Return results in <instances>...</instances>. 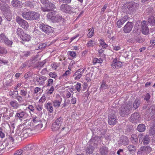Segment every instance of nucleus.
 <instances>
[{"instance_id": "338daca9", "label": "nucleus", "mask_w": 155, "mask_h": 155, "mask_svg": "<svg viewBox=\"0 0 155 155\" xmlns=\"http://www.w3.org/2000/svg\"><path fill=\"white\" fill-rule=\"evenodd\" d=\"M16 99L19 102H21L24 101L23 97L20 95H18L16 97Z\"/></svg>"}, {"instance_id": "69168bd1", "label": "nucleus", "mask_w": 155, "mask_h": 155, "mask_svg": "<svg viewBox=\"0 0 155 155\" xmlns=\"http://www.w3.org/2000/svg\"><path fill=\"white\" fill-rule=\"evenodd\" d=\"M150 43L151 44V45L149 47V48H150V49H151L153 48L155 45V40L153 39L151 40ZM149 49H150V48H149Z\"/></svg>"}, {"instance_id": "6e6552de", "label": "nucleus", "mask_w": 155, "mask_h": 155, "mask_svg": "<svg viewBox=\"0 0 155 155\" xmlns=\"http://www.w3.org/2000/svg\"><path fill=\"white\" fill-rule=\"evenodd\" d=\"M40 28L43 31L47 34L52 33L54 31L53 28L47 25L40 24Z\"/></svg>"}, {"instance_id": "774afa93", "label": "nucleus", "mask_w": 155, "mask_h": 155, "mask_svg": "<svg viewBox=\"0 0 155 155\" xmlns=\"http://www.w3.org/2000/svg\"><path fill=\"white\" fill-rule=\"evenodd\" d=\"M129 17L128 16V15H126L122 18H121V19L122 20V21H123L124 23L125 22H126L127 20L129 19Z\"/></svg>"}, {"instance_id": "7ed1b4c3", "label": "nucleus", "mask_w": 155, "mask_h": 155, "mask_svg": "<svg viewBox=\"0 0 155 155\" xmlns=\"http://www.w3.org/2000/svg\"><path fill=\"white\" fill-rule=\"evenodd\" d=\"M33 134V130L31 128L25 127L21 131L19 136L21 138H26Z\"/></svg>"}, {"instance_id": "5701e85b", "label": "nucleus", "mask_w": 155, "mask_h": 155, "mask_svg": "<svg viewBox=\"0 0 155 155\" xmlns=\"http://www.w3.org/2000/svg\"><path fill=\"white\" fill-rule=\"evenodd\" d=\"M31 11H29L27 12H22V16L25 19L28 20H30L31 19Z\"/></svg>"}, {"instance_id": "4d7b16f0", "label": "nucleus", "mask_w": 155, "mask_h": 155, "mask_svg": "<svg viewBox=\"0 0 155 155\" xmlns=\"http://www.w3.org/2000/svg\"><path fill=\"white\" fill-rule=\"evenodd\" d=\"M76 98L72 96L70 100L71 104H76Z\"/></svg>"}, {"instance_id": "412c9836", "label": "nucleus", "mask_w": 155, "mask_h": 155, "mask_svg": "<svg viewBox=\"0 0 155 155\" xmlns=\"http://www.w3.org/2000/svg\"><path fill=\"white\" fill-rule=\"evenodd\" d=\"M23 36L22 38H21L20 39L21 40V42L23 44H24L25 42L28 41L31 39V36L25 33Z\"/></svg>"}, {"instance_id": "4468645a", "label": "nucleus", "mask_w": 155, "mask_h": 155, "mask_svg": "<svg viewBox=\"0 0 155 155\" xmlns=\"http://www.w3.org/2000/svg\"><path fill=\"white\" fill-rule=\"evenodd\" d=\"M117 117L114 114H110L108 116V123L110 125H114L117 124Z\"/></svg>"}, {"instance_id": "39448f33", "label": "nucleus", "mask_w": 155, "mask_h": 155, "mask_svg": "<svg viewBox=\"0 0 155 155\" xmlns=\"http://www.w3.org/2000/svg\"><path fill=\"white\" fill-rule=\"evenodd\" d=\"M15 20L19 25L23 29L27 30L28 28L29 25L28 22L18 16L16 17Z\"/></svg>"}, {"instance_id": "79ce46f5", "label": "nucleus", "mask_w": 155, "mask_h": 155, "mask_svg": "<svg viewBox=\"0 0 155 155\" xmlns=\"http://www.w3.org/2000/svg\"><path fill=\"white\" fill-rule=\"evenodd\" d=\"M93 75V73L87 74L85 76V79L87 82H89L91 81V79Z\"/></svg>"}, {"instance_id": "f3484780", "label": "nucleus", "mask_w": 155, "mask_h": 155, "mask_svg": "<svg viewBox=\"0 0 155 155\" xmlns=\"http://www.w3.org/2000/svg\"><path fill=\"white\" fill-rule=\"evenodd\" d=\"M84 71V69L83 68L78 69L74 75V76L75 77L74 79L75 80L80 79L82 77Z\"/></svg>"}, {"instance_id": "8fccbe9b", "label": "nucleus", "mask_w": 155, "mask_h": 155, "mask_svg": "<svg viewBox=\"0 0 155 155\" xmlns=\"http://www.w3.org/2000/svg\"><path fill=\"white\" fill-rule=\"evenodd\" d=\"M7 38L4 33L0 34V38L2 41L4 42L5 40H7Z\"/></svg>"}, {"instance_id": "0eeeda50", "label": "nucleus", "mask_w": 155, "mask_h": 155, "mask_svg": "<svg viewBox=\"0 0 155 155\" xmlns=\"http://www.w3.org/2000/svg\"><path fill=\"white\" fill-rule=\"evenodd\" d=\"M60 10L66 13H71L74 10L72 7L66 4H63L60 7Z\"/></svg>"}, {"instance_id": "4be33fe9", "label": "nucleus", "mask_w": 155, "mask_h": 155, "mask_svg": "<svg viewBox=\"0 0 155 155\" xmlns=\"http://www.w3.org/2000/svg\"><path fill=\"white\" fill-rule=\"evenodd\" d=\"M57 16V14L54 12L48 13L47 15L48 19L52 21L53 22H55V17Z\"/></svg>"}, {"instance_id": "20e7f679", "label": "nucleus", "mask_w": 155, "mask_h": 155, "mask_svg": "<svg viewBox=\"0 0 155 155\" xmlns=\"http://www.w3.org/2000/svg\"><path fill=\"white\" fill-rule=\"evenodd\" d=\"M63 118L60 117L55 120L52 124L51 127L52 131H56L59 130L63 123Z\"/></svg>"}, {"instance_id": "6ab92c4d", "label": "nucleus", "mask_w": 155, "mask_h": 155, "mask_svg": "<svg viewBox=\"0 0 155 155\" xmlns=\"http://www.w3.org/2000/svg\"><path fill=\"white\" fill-rule=\"evenodd\" d=\"M109 151L108 148L105 146L101 147L99 150V152L101 155H107Z\"/></svg>"}, {"instance_id": "c9c22d12", "label": "nucleus", "mask_w": 155, "mask_h": 155, "mask_svg": "<svg viewBox=\"0 0 155 155\" xmlns=\"http://www.w3.org/2000/svg\"><path fill=\"white\" fill-rule=\"evenodd\" d=\"M94 150V148L92 146L90 145L86 150V152L88 154H91L93 153Z\"/></svg>"}, {"instance_id": "58836bf2", "label": "nucleus", "mask_w": 155, "mask_h": 155, "mask_svg": "<svg viewBox=\"0 0 155 155\" xmlns=\"http://www.w3.org/2000/svg\"><path fill=\"white\" fill-rule=\"evenodd\" d=\"M25 5L26 6H29L30 8H33L35 5V3L33 1H27L25 2Z\"/></svg>"}, {"instance_id": "9b49d317", "label": "nucleus", "mask_w": 155, "mask_h": 155, "mask_svg": "<svg viewBox=\"0 0 155 155\" xmlns=\"http://www.w3.org/2000/svg\"><path fill=\"white\" fill-rule=\"evenodd\" d=\"M112 64L111 66L113 69H118L122 66V63L121 62L119 61L117 57L113 59Z\"/></svg>"}, {"instance_id": "a18cd8bd", "label": "nucleus", "mask_w": 155, "mask_h": 155, "mask_svg": "<svg viewBox=\"0 0 155 155\" xmlns=\"http://www.w3.org/2000/svg\"><path fill=\"white\" fill-rule=\"evenodd\" d=\"M150 141L149 135H146L144 137L143 143L144 145L148 144Z\"/></svg>"}, {"instance_id": "49530a36", "label": "nucleus", "mask_w": 155, "mask_h": 155, "mask_svg": "<svg viewBox=\"0 0 155 155\" xmlns=\"http://www.w3.org/2000/svg\"><path fill=\"white\" fill-rule=\"evenodd\" d=\"M124 23L123 21L120 18L117 21V25L118 28H120L122 26Z\"/></svg>"}, {"instance_id": "dca6fc26", "label": "nucleus", "mask_w": 155, "mask_h": 155, "mask_svg": "<svg viewBox=\"0 0 155 155\" xmlns=\"http://www.w3.org/2000/svg\"><path fill=\"white\" fill-rule=\"evenodd\" d=\"M142 32L145 35H147L149 33V29L147 27L146 22L145 21H143L142 23Z\"/></svg>"}, {"instance_id": "c85d7f7f", "label": "nucleus", "mask_w": 155, "mask_h": 155, "mask_svg": "<svg viewBox=\"0 0 155 155\" xmlns=\"http://www.w3.org/2000/svg\"><path fill=\"white\" fill-rule=\"evenodd\" d=\"M148 21L150 24L151 26L155 25V18L153 16H150L148 19Z\"/></svg>"}, {"instance_id": "2eb2a0df", "label": "nucleus", "mask_w": 155, "mask_h": 155, "mask_svg": "<svg viewBox=\"0 0 155 155\" xmlns=\"http://www.w3.org/2000/svg\"><path fill=\"white\" fill-rule=\"evenodd\" d=\"M20 94L25 98L26 100H30L31 98L30 94L28 93L26 90L24 89L20 90Z\"/></svg>"}, {"instance_id": "bf43d9fd", "label": "nucleus", "mask_w": 155, "mask_h": 155, "mask_svg": "<svg viewBox=\"0 0 155 155\" xmlns=\"http://www.w3.org/2000/svg\"><path fill=\"white\" fill-rule=\"evenodd\" d=\"M46 99V98L45 96L43 95L39 99V102L40 103H43L45 101Z\"/></svg>"}, {"instance_id": "9d476101", "label": "nucleus", "mask_w": 155, "mask_h": 155, "mask_svg": "<svg viewBox=\"0 0 155 155\" xmlns=\"http://www.w3.org/2000/svg\"><path fill=\"white\" fill-rule=\"evenodd\" d=\"M140 115L139 113L135 112L131 114L130 121L132 123H137L140 120Z\"/></svg>"}, {"instance_id": "cd10ccee", "label": "nucleus", "mask_w": 155, "mask_h": 155, "mask_svg": "<svg viewBox=\"0 0 155 155\" xmlns=\"http://www.w3.org/2000/svg\"><path fill=\"white\" fill-rule=\"evenodd\" d=\"M16 33L18 36L21 39V38H22L23 35L25 33L22 28H18L17 30Z\"/></svg>"}, {"instance_id": "f03ea898", "label": "nucleus", "mask_w": 155, "mask_h": 155, "mask_svg": "<svg viewBox=\"0 0 155 155\" xmlns=\"http://www.w3.org/2000/svg\"><path fill=\"white\" fill-rule=\"evenodd\" d=\"M31 77L34 81H36L38 85H43L47 80V78L43 76H39L38 75L33 74Z\"/></svg>"}, {"instance_id": "a211bd4d", "label": "nucleus", "mask_w": 155, "mask_h": 155, "mask_svg": "<svg viewBox=\"0 0 155 155\" xmlns=\"http://www.w3.org/2000/svg\"><path fill=\"white\" fill-rule=\"evenodd\" d=\"M11 4L15 8H21L23 5L21 2L18 0H13L11 2Z\"/></svg>"}, {"instance_id": "aec40b11", "label": "nucleus", "mask_w": 155, "mask_h": 155, "mask_svg": "<svg viewBox=\"0 0 155 155\" xmlns=\"http://www.w3.org/2000/svg\"><path fill=\"white\" fill-rule=\"evenodd\" d=\"M26 116V113L23 111L21 112H18L15 114V117L16 118L19 119L21 120L24 119Z\"/></svg>"}, {"instance_id": "09e8293b", "label": "nucleus", "mask_w": 155, "mask_h": 155, "mask_svg": "<svg viewBox=\"0 0 155 155\" xmlns=\"http://www.w3.org/2000/svg\"><path fill=\"white\" fill-rule=\"evenodd\" d=\"M68 69L69 70L66 71L63 74L62 77L64 78H66L68 76L70 75L71 74L70 71L71 70V69L68 68Z\"/></svg>"}, {"instance_id": "7c9ffc66", "label": "nucleus", "mask_w": 155, "mask_h": 155, "mask_svg": "<svg viewBox=\"0 0 155 155\" xmlns=\"http://www.w3.org/2000/svg\"><path fill=\"white\" fill-rule=\"evenodd\" d=\"M120 141L122 144L123 145H127L128 144L129 139L126 137H123V139Z\"/></svg>"}, {"instance_id": "f257e3e1", "label": "nucleus", "mask_w": 155, "mask_h": 155, "mask_svg": "<svg viewBox=\"0 0 155 155\" xmlns=\"http://www.w3.org/2000/svg\"><path fill=\"white\" fill-rule=\"evenodd\" d=\"M132 105L130 104H123L122 105L120 109V114L122 117H124L130 114L132 110Z\"/></svg>"}, {"instance_id": "f8f14e48", "label": "nucleus", "mask_w": 155, "mask_h": 155, "mask_svg": "<svg viewBox=\"0 0 155 155\" xmlns=\"http://www.w3.org/2000/svg\"><path fill=\"white\" fill-rule=\"evenodd\" d=\"M62 101V98L61 96L58 94H56L55 99L53 101V106L54 107L58 108L60 106Z\"/></svg>"}, {"instance_id": "37998d69", "label": "nucleus", "mask_w": 155, "mask_h": 155, "mask_svg": "<svg viewBox=\"0 0 155 155\" xmlns=\"http://www.w3.org/2000/svg\"><path fill=\"white\" fill-rule=\"evenodd\" d=\"M131 140L133 143L134 142H137L138 141L137 136L135 134H134L131 135Z\"/></svg>"}, {"instance_id": "864d4df0", "label": "nucleus", "mask_w": 155, "mask_h": 155, "mask_svg": "<svg viewBox=\"0 0 155 155\" xmlns=\"http://www.w3.org/2000/svg\"><path fill=\"white\" fill-rule=\"evenodd\" d=\"M4 42L6 45L8 46H11L13 43L12 41H11L8 39V38H7V40H5Z\"/></svg>"}, {"instance_id": "f704fd0d", "label": "nucleus", "mask_w": 155, "mask_h": 155, "mask_svg": "<svg viewBox=\"0 0 155 155\" xmlns=\"http://www.w3.org/2000/svg\"><path fill=\"white\" fill-rule=\"evenodd\" d=\"M34 147L33 144H30L25 146L24 149L25 150L28 151L33 149Z\"/></svg>"}, {"instance_id": "052dcab7", "label": "nucleus", "mask_w": 155, "mask_h": 155, "mask_svg": "<svg viewBox=\"0 0 155 155\" xmlns=\"http://www.w3.org/2000/svg\"><path fill=\"white\" fill-rule=\"evenodd\" d=\"M54 87L53 86H51V87L50 88V89L48 90L47 93L48 94H52L54 91Z\"/></svg>"}, {"instance_id": "0e129e2a", "label": "nucleus", "mask_w": 155, "mask_h": 155, "mask_svg": "<svg viewBox=\"0 0 155 155\" xmlns=\"http://www.w3.org/2000/svg\"><path fill=\"white\" fill-rule=\"evenodd\" d=\"M49 75L51 77L54 78H56L57 76V74L55 72H50L49 74Z\"/></svg>"}, {"instance_id": "c03bdc74", "label": "nucleus", "mask_w": 155, "mask_h": 155, "mask_svg": "<svg viewBox=\"0 0 155 155\" xmlns=\"http://www.w3.org/2000/svg\"><path fill=\"white\" fill-rule=\"evenodd\" d=\"M140 104V101L139 100H136L134 101L133 105L135 109H137L139 107Z\"/></svg>"}, {"instance_id": "b1692460", "label": "nucleus", "mask_w": 155, "mask_h": 155, "mask_svg": "<svg viewBox=\"0 0 155 155\" xmlns=\"http://www.w3.org/2000/svg\"><path fill=\"white\" fill-rule=\"evenodd\" d=\"M40 16V14L38 13L31 11V20L38 19Z\"/></svg>"}, {"instance_id": "e2e57ef3", "label": "nucleus", "mask_w": 155, "mask_h": 155, "mask_svg": "<svg viewBox=\"0 0 155 155\" xmlns=\"http://www.w3.org/2000/svg\"><path fill=\"white\" fill-rule=\"evenodd\" d=\"M133 3L132 2L127 3L125 4V6L126 7L128 8H130L132 7Z\"/></svg>"}, {"instance_id": "2f4dec72", "label": "nucleus", "mask_w": 155, "mask_h": 155, "mask_svg": "<svg viewBox=\"0 0 155 155\" xmlns=\"http://www.w3.org/2000/svg\"><path fill=\"white\" fill-rule=\"evenodd\" d=\"M95 45V42L92 40H90L87 42L86 46L88 48H91L93 47Z\"/></svg>"}, {"instance_id": "603ef678", "label": "nucleus", "mask_w": 155, "mask_h": 155, "mask_svg": "<svg viewBox=\"0 0 155 155\" xmlns=\"http://www.w3.org/2000/svg\"><path fill=\"white\" fill-rule=\"evenodd\" d=\"M7 51L3 47H0V54H6L7 53Z\"/></svg>"}, {"instance_id": "393cba45", "label": "nucleus", "mask_w": 155, "mask_h": 155, "mask_svg": "<svg viewBox=\"0 0 155 155\" xmlns=\"http://www.w3.org/2000/svg\"><path fill=\"white\" fill-rule=\"evenodd\" d=\"M9 104L13 109H17L19 107V104L15 100L11 101L10 102Z\"/></svg>"}, {"instance_id": "473e14b6", "label": "nucleus", "mask_w": 155, "mask_h": 155, "mask_svg": "<svg viewBox=\"0 0 155 155\" xmlns=\"http://www.w3.org/2000/svg\"><path fill=\"white\" fill-rule=\"evenodd\" d=\"M4 15H5V18L8 21H10L12 19V15L10 11L5 13H4Z\"/></svg>"}, {"instance_id": "6e6d98bb", "label": "nucleus", "mask_w": 155, "mask_h": 155, "mask_svg": "<svg viewBox=\"0 0 155 155\" xmlns=\"http://www.w3.org/2000/svg\"><path fill=\"white\" fill-rule=\"evenodd\" d=\"M35 107L37 110L39 112L41 111L43 109L42 106L39 104L36 105Z\"/></svg>"}, {"instance_id": "c756f323", "label": "nucleus", "mask_w": 155, "mask_h": 155, "mask_svg": "<svg viewBox=\"0 0 155 155\" xmlns=\"http://www.w3.org/2000/svg\"><path fill=\"white\" fill-rule=\"evenodd\" d=\"M137 130L139 132H143L146 130V127L144 124H139L137 128Z\"/></svg>"}, {"instance_id": "72a5a7b5", "label": "nucleus", "mask_w": 155, "mask_h": 155, "mask_svg": "<svg viewBox=\"0 0 155 155\" xmlns=\"http://www.w3.org/2000/svg\"><path fill=\"white\" fill-rule=\"evenodd\" d=\"M89 32L87 34V36L88 38H91L94 34V28L93 27H92L88 29Z\"/></svg>"}, {"instance_id": "5fc2aeb1", "label": "nucleus", "mask_w": 155, "mask_h": 155, "mask_svg": "<svg viewBox=\"0 0 155 155\" xmlns=\"http://www.w3.org/2000/svg\"><path fill=\"white\" fill-rule=\"evenodd\" d=\"M23 153V150L21 149H19L16 151L14 153L13 155H21Z\"/></svg>"}, {"instance_id": "ea45409f", "label": "nucleus", "mask_w": 155, "mask_h": 155, "mask_svg": "<svg viewBox=\"0 0 155 155\" xmlns=\"http://www.w3.org/2000/svg\"><path fill=\"white\" fill-rule=\"evenodd\" d=\"M74 89L75 91L79 92L80 91L81 89V84L79 82H78L77 84L74 85Z\"/></svg>"}, {"instance_id": "680f3d73", "label": "nucleus", "mask_w": 155, "mask_h": 155, "mask_svg": "<svg viewBox=\"0 0 155 155\" xmlns=\"http://www.w3.org/2000/svg\"><path fill=\"white\" fill-rule=\"evenodd\" d=\"M108 88V85L105 82H103L101 85L100 88L102 89H107Z\"/></svg>"}, {"instance_id": "423d86ee", "label": "nucleus", "mask_w": 155, "mask_h": 155, "mask_svg": "<svg viewBox=\"0 0 155 155\" xmlns=\"http://www.w3.org/2000/svg\"><path fill=\"white\" fill-rule=\"evenodd\" d=\"M152 151V148L149 146L140 147L137 153V155H142L143 154H148Z\"/></svg>"}, {"instance_id": "3c124183", "label": "nucleus", "mask_w": 155, "mask_h": 155, "mask_svg": "<svg viewBox=\"0 0 155 155\" xmlns=\"http://www.w3.org/2000/svg\"><path fill=\"white\" fill-rule=\"evenodd\" d=\"M68 54L73 58H75L76 56V54L75 51H68Z\"/></svg>"}, {"instance_id": "1a4fd4ad", "label": "nucleus", "mask_w": 155, "mask_h": 155, "mask_svg": "<svg viewBox=\"0 0 155 155\" xmlns=\"http://www.w3.org/2000/svg\"><path fill=\"white\" fill-rule=\"evenodd\" d=\"M45 7H41V10L43 12H49L55 9L56 7L54 4L51 2L46 3L45 5Z\"/></svg>"}, {"instance_id": "13d9d810", "label": "nucleus", "mask_w": 155, "mask_h": 155, "mask_svg": "<svg viewBox=\"0 0 155 155\" xmlns=\"http://www.w3.org/2000/svg\"><path fill=\"white\" fill-rule=\"evenodd\" d=\"M47 85L48 86H51L53 83V80L50 79L47 81Z\"/></svg>"}, {"instance_id": "4c0bfd02", "label": "nucleus", "mask_w": 155, "mask_h": 155, "mask_svg": "<svg viewBox=\"0 0 155 155\" xmlns=\"http://www.w3.org/2000/svg\"><path fill=\"white\" fill-rule=\"evenodd\" d=\"M127 149L130 152L132 153L136 150V148L134 145H129L127 147Z\"/></svg>"}, {"instance_id": "bb28decb", "label": "nucleus", "mask_w": 155, "mask_h": 155, "mask_svg": "<svg viewBox=\"0 0 155 155\" xmlns=\"http://www.w3.org/2000/svg\"><path fill=\"white\" fill-rule=\"evenodd\" d=\"M1 9L4 14L10 11V7L7 5H3L1 7Z\"/></svg>"}, {"instance_id": "a878e982", "label": "nucleus", "mask_w": 155, "mask_h": 155, "mask_svg": "<svg viewBox=\"0 0 155 155\" xmlns=\"http://www.w3.org/2000/svg\"><path fill=\"white\" fill-rule=\"evenodd\" d=\"M45 107L50 113L53 112V108L51 102H48L47 103L45 104Z\"/></svg>"}, {"instance_id": "de8ad7c7", "label": "nucleus", "mask_w": 155, "mask_h": 155, "mask_svg": "<svg viewBox=\"0 0 155 155\" xmlns=\"http://www.w3.org/2000/svg\"><path fill=\"white\" fill-rule=\"evenodd\" d=\"M63 19L62 16H60L57 14V16L55 17V22H59L62 20Z\"/></svg>"}, {"instance_id": "ddd939ff", "label": "nucleus", "mask_w": 155, "mask_h": 155, "mask_svg": "<svg viewBox=\"0 0 155 155\" xmlns=\"http://www.w3.org/2000/svg\"><path fill=\"white\" fill-rule=\"evenodd\" d=\"M134 26L132 22H128L123 28L124 32L125 33H129L132 30Z\"/></svg>"}, {"instance_id": "e433bc0d", "label": "nucleus", "mask_w": 155, "mask_h": 155, "mask_svg": "<svg viewBox=\"0 0 155 155\" xmlns=\"http://www.w3.org/2000/svg\"><path fill=\"white\" fill-rule=\"evenodd\" d=\"M99 41L100 45L103 48H106L108 47V45L105 43L103 39H101Z\"/></svg>"}, {"instance_id": "a19ab883", "label": "nucleus", "mask_w": 155, "mask_h": 155, "mask_svg": "<svg viewBox=\"0 0 155 155\" xmlns=\"http://www.w3.org/2000/svg\"><path fill=\"white\" fill-rule=\"evenodd\" d=\"M103 61V59L101 58L98 59L95 58L93 60V63L94 64H95L96 63H101Z\"/></svg>"}]
</instances>
